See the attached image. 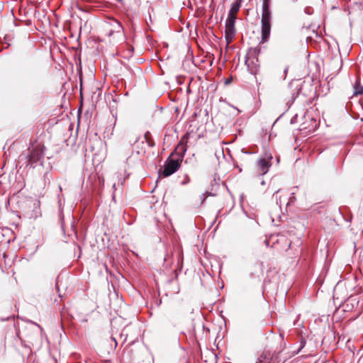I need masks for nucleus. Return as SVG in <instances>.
<instances>
[{"mask_svg": "<svg viewBox=\"0 0 363 363\" xmlns=\"http://www.w3.org/2000/svg\"><path fill=\"white\" fill-rule=\"evenodd\" d=\"M271 0H262V42L268 40L272 24V11L270 10Z\"/></svg>", "mask_w": 363, "mask_h": 363, "instance_id": "1", "label": "nucleus"}, {"mask_svg": "<svg viewBox=\"0 0 363 363\" xmlns=\"http://www.w3.org/2000/svg\"><path fill=\"white\" fill-rule=\"evenodd\" d=\"M28 152L26 155V160L28 161V165L33 167L35 163L43 158L45 147L43 145L38 143L36 145L33 144L31 147H28Z\"/></svg>", "mask_w": 363, "mask_h": 363, "instance_id": "2", "label": "nucleus"}, {"mask_svg": "<svg viewBox=\"0 0 363 363\" xmlns=\"http://www.w3.org/2000/svg\"><path fill=\"white\" fill-rule=\"evenodd\" d=\"M259 52V49L250 48L246 55L245 65L247 67L248 71L252 74H257L259 71V60H258Z\"/></svg>", "mask_w": 363, "mask_h": 363, "instance_id": "3", "label": "nucleus"}, {"mask_svg": "<svg viewBox=\"0 0 363 363\" xmlns=\"http://www.w3.org/2000/svg\"><path fill=\"white\" fill-rule=\"evenodd\" d=\"M272 156L271 154H265L264 157L259 158L254 166V174L256 176H263L267 174L272 166Z\"/></svg>", "mask_w": 363, "mask_h": 363, "instance_id": "4", "label": "nucleus"}, {"mask_svg": "<svg viewBox=\"0 0 363 363\" xmlns=\"http://www.w3.org/2000/svg\"><path fill=\"white\" fill-rule=\"evenodd\" d=\"M180 167L179 160L168 158L164 165V169L161 172V174L164 177H169L177 172Z\"/></svg>", "mask_w": 363, "mask_h": 363, "instance_id": "5", "label": "nucleus"}, {"mask_svg": "<svg viewBox=\"0 0 363 363\" xmlns=\"http://www.w3.org/2000/svg\"><path fill=\"white\" fill-rule=\"evenodd\" d=\"M235 35V23H225V38L228 44L230 43Z\"/></svg>", "mask_w": 363, "mask_h": 363, "instance_id": "6", "label": "nucleus"}, {"mask_svg": "<svg viewBox=\"0 0 363 363\" xmlns=\"http://www.w3.org/2000/svg\"><path fill=\"white\" fill-rule=\"evenodd\" d=\"M109 24L111 27L108 33L109 36L112 35L115 33H121L123 32V26L116 19H111L109 22Z\"/></svg>", "mask_w": 363, "mask_h": 363, "instance_id": "7", "label": "nucleus"}, {"mask_svg": "<svg viewBox=\"0 0 363 363\" xmlns=\"http://www.w3.org/2000/svg\"><path fill=\"white\" fill-rule=\"evenodd\" d=\"M273 196L276 199L277 204L281 208L283 202L281 201V197H284V201H286L287 194H283L282 191L280 189L277 190L273 195Z\"/></svg>", "mask_w": 363, "mask_h": 363, "instance_id": "8", "label": "nucleus"}, {"mask_svg": "<svg viewBox=\"0 0 363 363\" xmlns=\"http://www.w3.org/2000/svg\"><path fill=\"white\" fill-rule=\"evenodd\" d=\"M240 6H241V0H237L231 5V8L229 11V13L237 15L238 12L240 10Z\"/></svg>", "mask_w": 363, "mask_h": 363, "instance_id": "9", "label": "nucleus"}, {"mask_svg": "<svg viewBox=\"0 0 363 363\" xmlns=\"http://www.w3.org/2000/svg\"><path fill=\"white\" fill-rule=\"evenodd\" d=\"M360 94H363V86H361V84L359 83V81L357 80L355 82L354 85V93H353V95L354 96H357V95H360Z\"/></svg>", "mask_w": 363, "mask_h": 363, "instance_id": "10", "label": "nucleus"}, {"mask_svg": "<svg viewBox=\"0 0 363 363\" xmlns=\"http://www.w3.org/2000/svg\"><path fill=\"white\" fill-rule=\"evenodd\" d=\"M236 18H237V15L236 14L228 13V18L226 19V22L225 23H235Z\"/></svg>", "mask_w": 363, "mask_h": 363, "instance_id": "11", "label": "nucleus"}, {"mask_svg": "<svg viewBox=\"0 0 363 363\" xmlns=\"http://www.w3.org/2000/svg\"><path fill=\"white\" fill-rule=\"evenodd\" d=\"M270 359L266 356L261 355L255 363H269Z\"/></svg>", "mask_w": 363, "mask_h": 363, "instance_id": "12", "label": "nucleus"}, {"mask_svg": "<svg viewBox=\"0 0 363 363\" xmlns=\"http://www.w3.org/2000/svg\"><path fill=\"white\" fill-rule=\"evenodd\" d=\"M294 193H292V196L286 202V206L289 205L291 203H294L296 201V197L294 196Z\"/></svg>", "mask_w": 363, "mask_h": 363, "instance_id": "13", "label": "nucleus"}, {"mask_svg": "<svg viewBox=\"0 0 363 363\" xmlns=\"http://www.w3.org/2000/svg\"><path fill=\"white\" fill-rule=\"evenodd\" d=\"M148 134H149L148 133H146L145 135V138H146V140H147V143H148V145L150 146H153L154 145V143L148 139V138H147L148 137Z\"/></svg>", "mask_w": 363, "mask_h": 363, "instance_id": "14", "label": "nucleus"}, {"mask_svg": "<svg viewBox=\"0 0 363 363\" xmlns=\"http://www.w3.org/2000/svg\"><path fill=\"white\" fill-rule=\"evenodd\" d=\"M265 244L267 246L269 245V241L268 240H265Z\"/></svg>", "mask_w": 363, "mask_h": 363, "instance_id": "15", "label": "nucleus"}, {"mask_svg": "<svg viewBox=\"0 0 363 363\" xmlns=\"http://www.w3.org/2000/svg\"><path fill=\"white\" fill-rule=\"evenodd\" d=\"M287 70H288V68H286V69H284V72H285V73H286V72H287Z\"/></svg>", "mask_w": 363, "mask_h": 363, "instance_id": "16", "label": "nucleus"}, {"mask_svg": "<svg viewBox=\"0 0 363 363\" xmlns=\"http://www.w3.org/2000/svg\"><path fill=\"white\" fill-rule=\"evenodd\" d=\"M261 184H262V185H264V184H265L264 181H262V182H261Z\"/></svg>", "mask_w": 363, "mask_h": 363, "instance_id": "17", "label": "nucleus"}, {"mask_svg": "<svg viewBox=\"0 0 363 363\" xmlns=\"http://www.w3.org/2000/svg\"><path fill=\"white\" fill-rule=\"evenodd\" d=\"M230 82V80L226 81V84H228Z\"/></svg>", "mask_w": 363, "mask_h": 363, "instance_id": "18", "label": "nucleus"}]
</instances>
